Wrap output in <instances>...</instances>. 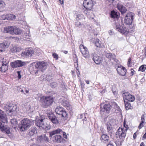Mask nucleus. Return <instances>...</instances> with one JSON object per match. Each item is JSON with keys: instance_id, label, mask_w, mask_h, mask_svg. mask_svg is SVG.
Listing matches in <instances>:
<instances>
[{"instance_id": "nucleus-1", "label": "nucleus", "mask_w": 146, "mask_h": 146, "mask_svg": "<svg viewBox=\"0 0 146 146\" xmlns=\"http://www.w3.org/2000/svg\"><path fill=\"white\" fill-rule=\"evenodd\" d=\"M113 27L116 31L122 34L126 35L128 33V31L124 26L122 19L116 21Z\"/></svg>"}, {"instance_id": "nucleus-17", "label": "nucleus", "mask_w": 146, "mask_h": 146, "mask_svg": "<svg viewBox=\"0 0 146 146\" xmlns=\"http://www.w3.org/2000/svg\"><path fill=\"white\" fill-rule=\"evenodd\" d=\"M48 117L49 119L53 123L57 124L58 123V121L56 117L53 113H49L48 115Z\"/></svg>"}, {"instance_id": "nucleus-20", "label": "nucleus", "mask_w": 146, "mask_h": 146, "mask_svg": "<svg viewBox=\"0 0 146 146\" xmlns=\"http://www.w3.org/2000/svg\"><path fill=\"white\" fill-rule=\"evenodd\" d=\"M37 141L38 142H42L43 141L46 142L48 141V139L45 135H42L41 136L38 137L37 138Z\"/></svg>"}, {"instance_id": "nucleus-42", "label": "nucleus", "mask_w": 146, "mask_h": 146, "mask_svg": "<svg viewBox=\"0 0 146 146\" xmlns=\"http://www.w3.org/2000/svg\"><path fill=\"white\" fill-rule=\"evenodd\" d=\"M146 69V65H143L140 67L138 70L139 71L143 72Z\"/></svg>"}, {"instance_id": "nucleus-47", "label": "nucleus", "mask_w": 146, "mask_h": 146, "mask_svg": "<svg viewBox=\"0 0 146 146\" xmlns=\"http://www.w3.org/2000/svg\"><path fill=\"white\" fill-rule=\"evenodd\" d=\"M0 19L2 20H5L6 19H7V15H2L0 18Z\"/></svg>"}, {"instance_id": "nucleus-44", "label": "nucleus", "mask_w": 146, "mask_h": 146, "mask_svg": "<svg viewBox=\"0 0 146 146\" xmlns=\"http://www.w3.org/2000/svg\"><path fill=\"white\" fill-rule=\"evenodd\" d=\"M84 19V15L82 14H79L77 16L76 19L80 20L83 19Z\"/></svg>"}, {"instance_id": "nucleus-12", "label": "nucleus", "mask_w": 146, "mask_h": 146, "mask_svg": "<svg viewBox=\"0 0 146 146\" xmlns=\"http://www.w3.org/2000/svg\"><path fill=\"white\" fill-rule=\"evenodd\" d=\"M122 96L124 100L133 102L135 100V97L133 96L131 94L128 92L123 93L122 94Z\"/></svg>"}, {"instance_id": "nucleus-6", "label": "nucleus", "mask_w": 146, "mask_h": 146, "mask_svg": "<svg viewBox=\"0 0 146 146\" xmlns=\"http://www.w3.org/2000/svg\"><path fill=\"white\" fill-rule=\"evenodd\" d=\"M127 131V127H125V128L119 127L117 130L116 133V136L117 138H119L122 140L124 139L126 135V132Z\"/></svg>"}, {"instance_id": "nucleus-9", "label": "nucleus", "mask_w": 146, "mask_h": 146, "mask_svg": "<svg viewBox=\"0 0 146 146\" xmlns=\"http://www.w3.org/2000/svg\"><path fill=\"white\" fill-rule=\"evenodd\" d=\"M18 128L21 131H23L27 129V118H24L21 121L19 125Z\"/></svg>"}, {"instance_id": "nucleus-57", "label": "nucleus", "mask_w": 146, "mask_h": 146, "mask_svg": "<svg viewBox=\"0 0 146 146\" xmlns=\"http://www.w3.org/2000/svg\"><path fill=\"white\" fill-rule=\"evenodd\" d=\"M75 25L77 27L78 26L80 25V23L79 22H76L75 23Z\"/></svg>"}, {"instance_id": "nucleus-4", "label": "nucleus", "mask_w": 146, "mask_h": 146, "mask_svg": "<svg viewBox=\"0 0 146 146\" xmlns=\"http://www.w3.org/2000/svg\"><path fill=\"white\" fill-rule=\"evenodd\" d=\"M8 122V118L6 119L5 120L0 119V129L7 134L10 133V129L7 126Z\"/></svg>"}, {"instance_id": "nucleus-62", "label": "nucleus", "mask_w": 146, "mask_h": 146, "mask_svg": "<svg viewBox=\"0 0 146 146\" xmlns=\"http://www.w3.org/2000/svg\"><path fill=\"white\" fill-rule=\"evenodd\" d=\"M109 33L110 35H112L113 34V32L111 30H110V31Z\"/></svg>"}, {"instance_id": "nucleus-31", "label": "nucleus", "mask_w": 146, "mask_h": 146, "mask_svg": "<svg viewBox=\"0 0 146 146\" xmlns=\"http://www.w3.org/2000/svg\"><path fill=\"white\" fill-rule=\"evenodd\" d=\"M125 103V108L126 110L131 109L133 108L131 105L130 103L128 102L127 101L124 100Z\"/></svg>"}, {"instance_id": "nucleus-40", "label": "nucleus", "mask_w": 146, "mask_h": 146, "mask_svg": "<svg viewBox=\"0 0 146 146\" xmlns=\"http://www.w3.org/2000/svg\"><path fill=\"white\" fill-rule=\"evenodd\" d=\"M34 50L32 48H29L28 49V56H31L34 53Z\"/></svg>"}, {"instance_id": "nucleus-54", "label": "nucleus", "mask_w": 146, "mask_h": 146, "mask_svg": "<svg viewBox=\"0 0 146 146\" xmlns=\"http://www.w3.org/2000/svg\"><path fill=\"white\" fill-rule=\"evenodd\" d=\"M52 78L51 76L49 75H47L46 76V79L48 81H49Z\"/></svg>"}, {"instance_id": "nucleus-13", "label": "nucleus", "mask_w": 146, "mask_h": 146, "mask_svg": "<svg viewBox=\"0 0 146 146\" xmlns=\"http://www.w3.org/2000/svg\"><path fill=\"white\" fill-rule=\"evenodd\" d=\"M83 5L86 10L91 11L93 6V3L91 0H85L84 1Z\"/></svg>"}, {"instance_id": "nucleus-14", "label": "nucleus", "mask_w": 146, "mask_h": 146, "mask_svg": "<svg viewBox=\"0 0 146 146\" xmlns=\"http://www.w3.org/2000/svg\"><path fill=\"white\" fill-rule=\"evenodd\" d=\"M91 56L93 57V60L96 64H99L102 62V58L98 56L95 53H92L91 54Z\"/></svg>"}, {"instance_id": "nucleus-23", "label": "nucleus", "mask_w": 146, "mask_h": 146, "mask_svg": "<svg viewBox=\"0 0 146 146\" xmlns=\"http://www.w3.org/2000/svg\"><path fill=\"white\" fill-rule=\"evenodd\" d=\"M62 132H63V131L62 129L60 128H58L56 130L50 132V137H52L53 135L56 134H61Z\"/></svg>"}, {"instance_id": "nucleus-59", "label": "nucleus", "mask_w": 146, "mask_h": 146, "mask_svg": "<svg viewBox=\"0 0 146 146\" xmlns=\"http://www.w3.org/2000/svg\"><path fill=\"white\" fill-rule=\"evenodd\" d=\"M146 139V132L143 135V137H142V139Z\"/></svg>"}, {"instance_id": "nucleus-28", "label": "nucleus", "mask_w": 146, "mask_h": 146, "mask_svg": "<svg viewBox=\"0 0 146 146\" xmlns=\"http://www.w3.org/2000/svg\"><path fill=\"white\" fill-rule=\"evenodd\" d=\"M36 133V130L35 127H32L29 130V135L30 136H33Z\"/></svg>"}, {"instance_id": "nucleus-10", "label": "nucleus", "mask_w": 146, "mask_h": 146, "mask_svg": "<svg viewBox=\"0 0 146 146\" xmlns=\"http://www.w3.org/2000/svg\"><path fill=\"white\" fill-rule=\"evenodd\" d=\"M79 47L80 52L83 56L86 59L90 57V55L87 48L82 44L80 45Z\"/></svg>"}, {"instance_id": "nucleus-18", "label": "nucleus", "mask_w": 146, "mask_h": 146, "mask_svg": "<svg viewBox=\"0 0 146 146\" xmlns=\"http://www.w3.org/2000/svg\"><path fill=\"white\" fill-rule=\"evenodd\" d=\"M44 120V119L41 118H36L35 121L36 125L41 128L44 123L43 121Z\"/></svg>"}, {"instance_id": "nucleus-24", "label": "nucleus", "mask_w": 146, "mask_h": 146, "mask_svg": "<svg viewBox=\"0 0 146 146\" xmlns=\"http://www.w3.org/2000/svg\"><path fill=\"white\" fill-rule=\"evenodd\" d=\"M106 58L110 59V60H113L114 61L116 62L117 60L115 58V56L114 54H112L111 53H107L106 54Z\"/></svg>"}, {"instance_id": "nucleus-58", "label": "nucleus", "mask_w": 146, "mask_h": 146, "mask_svg": "<svg viewBox=\"0 0 146 146\" xmlns=\"http://www.w3.org/2000/svg\"><path fill=\"white\" fill-rule=\"evenodd\" d=\"M17 73L18 74V78L19 79H20L21 78V75L20 74V72L19 71H17Z\"/></svg>"}, {"instance_id": "nucleus-64", "label": "nucleus", "mask_w": 146, "mask_h": 146, "mask_svg": "<svg viewBox=\"0 0 146 146\" xmlns=\"http://www.w3.org/2000/svg\"><path fill=\"white\" fill-rule=\"evenodd\" d=\"M31 146H39V145L37 144H34L31 145Z\"/></svg>"}, {"instance_id": "nucleus-21", "label": "nucleus", "mask_w": 146, "mask_h": 146, "mask_svg": "<svg viewBox=\"0 0 146 146\" xmlns=\"http://www.w3.org/2000/svg\"><path fill=\"white\" fill-rule=\"evenodd\" d=\"M52 137L53 141L54 142L60 143L62 140L63 138L60 135H56Z\"/></svg>"}, {"instance_id": "nucleus-32", "label": "nucleus", "mask_w": 146, "mask_h": 146, "mask_svg": "<svg viewBox=\"0 0 146 146\" xmlns=\"http://www.w3.org/2000/svg\"><path fill=\"white\" fill-rule=\"evenodd\" d=\"M11 125L14 128H15L18 122L15 119H11Z\"/></svg>"}, {"instance_id": "nucleus-34", "label": "nucleus", "mask_w": 146, "mask_h": 146, "mask_svg": "<svg viewBox=\"0 0 146 146\" xmlns=\"http://www.w3.org/2000/svg\"><path fill=\"white\" fill-rule=\"evenodd\" d=\"M51 128L50 125L46 123H44L41 129H43L46 130H48Z\"/></svg>"}, {"instance_id": "nucleus-43", "label": "nucleus", "mask_w": 146, "mask_h": 146, "mask_svg": "<svg viewBox=\"0 0 146 146\" xmlns=\"http://www.w3.org/2000/svg\"><path fill=\"white\" fill-rule=\"evenodd\" d=\"M9 60L3 59V61L0 62V64L8 66V63H9Z\"/></svg>"}, {"instance_id": "nucleus-11", "label": "nucleus", "mask_w": 146, "mask_h": 146, "mask_svg": "<svg viewBox=\"0 0 146 146\" xmlns=\"http://www.w3.org/2000/svg\"><path fill=\"white\" fill-rule=\"evenodd\" d=\"M11 66L13 68L22 67L25 65V63L20 60H17L11 62Z\"/></svg>"}, {"instance_id": "nucleus-16", "label": "nucleus", "mask_w": 146, "mask_h": 146, "mask_svg": "<svg viewBox=\"0 0 146 146\" xmlns=\"http://www.w3.org/2000/svg\"><path fill=\"white\" fill-rule=\"evenodd\" d=\"M117 70L118 73L122 76H125L126 74V70L122 66H118L117 69Z\"/></svg>"}, {"instance_id": "nucleus-22", "label": "nucleus", "mask_w": 146, "mask_h": 146, "mask_svg": "<svg viewBox=\"0 0 146 146\" xmlns=\"http://www.w3.org/2000/svg\"><path fill=\"white\" fill-rule=\"evenodd\" d=\"M117 7L122 14L125 13L127 11L126 8L121 4H118L117 5Z\"/></svg>"}, {"instance_id": "nucleus-63", "label": "nucleus", "mask_w": 146, "mask_h": 146, "mask_svg": "<svg viewBox=\"0 0 146 146\" xmlns=\"http://www.w3.org/2000/svg\"><path fill=\"white\" fill-rule=\"evenodd\" d=\"M59 1L61 4L64 3V0H59Z\"/></svg>"}, {"instance_id": "nucleus-29", "label": "nucleus", "mask_w": 146, "mask_h": 146, "mask_svg": "<svg viewBox=\"0 0 146 146\" xmlns=\"http://www.w3.org/2000/svg\"><path fill=\"white\" fill-rule=\"evenodd\" d=\"M7 43L5 42H3L0 43V51L2 52L4 51L5 49L7 47Z\"/></svg>"}, {"instance_id": "nucleus-8", "label": "nucleus", "mask_w": 146, "mask_h": 146, "mask_svg": "<svg viewBox=\"0 0 146 146\" xmlns=\"http://www.w3.org/2000/svg\"><path fill=\"white\" fill-rule=\"evenodd\" d=\"M55 112L57 114L61 115L62 117H63L64 119H66L68 116V115L66 111L64 110L63 108L59 106L56 107L55 110Z\"/></svg>"}, {"instance_id": "nucleus-37", "label": "nucleus", "mask_w": 146, "mask_h": 146, "mask_svg": "<svg viewBox=\"0 0 146 146\" xmlns=\"http://www.w3.org/2000/svg\"><path fill=\"white\" fill-rule=\"evenodd\" d=\"M22 52L21 55L22 56L25 57L27 56V48L24 49H21Z\"/></svg>"}, {"instance_id": "nucleus-55", "label": "nucleus", "mask_w": 146, "mask_h": 146, "mask_svg": "<svg viewBox=\"0 0 146 146\" xmlns=\"http://www.w3.org/2000/svg\"><path fill=\"white\" fill-rule=\"evenodd\" d=\"M141 121H143V122H144L145 121V117L144 116V115H143L141 118Z\"/></svg>"}, {"instance_id": "nucleus-7", "label": "nucleus", "mask_w": 146, "mask_h": 146, "mask_svg": "<svg viewBox=\"0 0 146 146\" xmlns=\"http://www.w3.org/2000/svg\"><path fill=\"white\" fill-rule=\"evenodd\" d=\"M135 14L132 12H129L126 15L124 19V23L128 25H131L133 20Z\"/></svg>"}, {"instance_id": "nucleus-30", "label": "nucleus", "mask_w": 146, "mask_h": 146, "mask_svg": "<svg viewBox=\"0 0 146 146\" xmlns=\"http://www.w3.org/2000/svg\"><path fill=\"white\" fill-rule=\"evenodd\" d=\"M2 66L0 67V71L3 72H5L8 69V66L1 64Z\"/></svg>"}, {"instance_id": "nucleus-5", "label": "nucleus", "mask_w": 146, "mask_h": 146, "mask_svg": "<svg viewBox=\"0 0 146 146\" xmlns=\"http://www.w3.org/2000/svg\"><path fill=\"white\" fill-rule=\"evenodd\" d=\"M17 106L16 105L12 103L7 104L5 107L6 112L9 115H12L16 111Z\"/></svg>"}, {"instance_id": "nucleus-48", "label": "nucleus", "mask_w": 146, "mask_h": 146, "mask_svg": "<svg viewBox=\"0 0 146 146\" xmlns=\"http://www.w3.org/2000/svg\"><path fill=\"white\" fill-rule=\"evenodd\" d=\"M107 129H108V132H109L112 129L113 126H111L110 125H109V124H108V123L107 125Z\"/></svg>"}, {"instance_id": "nucleus-19", "label": "nucleus", "mask_w": 146, "mask_h": 146, "mask_svg": "<svg viewBox=\"0 0 146 146\" xmlns=\"http://www.w3.org/2000/svg\"><path fill=\"white\" fill-rule=\"evenodd\" d=\"M4 29L5 33L12 35H14V26L6 27L4 28Z\"/></svg>"}, {"instance_id": "nucleus-56", "label": "nucleus", "mask_w": 146, "mask_h": 146, "mask_svg": "<svg viewBox=\"0 0 146 146\" xmlns=\"http://www.w3.org/2000/svg\"><path fill=\"white\" fill-rule=\"evenodd\" d=\"M131 61V59L130 58H129V59L128 60V61L127 62V65H128V66H130V62Z\"/></svg>"}, {"instance_id": "nucleus-35", "label": "nucleus", "mask_w": 146, "mask_h": 146, "mask_svg": "<svg viewBox=\"0 0 146 146\" xmlns=\"http://www.w3.org/2000/svg\"><path fill=\"white\" fill-rule=\"evenodd\" d=\"M8 20H13L15 19L16 16L15 15L12 14H7Z\"/></svg>"}, {"instance_id": "nucleus-2", "label": "nucleus", "mask_w": 146, "mask_h": 146, "mask_svg": "<svg viewBox=\"0 0 146 146\" xmlns=\"http://www.w3.org/2000/svg\"><path fill=\"white\" fill-rule=\"evenodd\" d=\"M48 65V63L44 61L38 62L35 65V69L37 70L32 71L31 73L36 74L38 73L39 70L43 72L46 69Z\"/></svg>"}, {"instance_id": "nucleus-45", "label": "nucleus", "mask_w": 146, "mask_h": 146, "mask_svg": "<svg viewBox=\"0 0 146 146\" xmlns=\"http://www.w3.org/2000/svg\"><path fill=\"white\" fill-rule=\"evenodd\" d=\"M61 104L64 106H68V103L66 101H63L62 102H61Z\"/></svg>"}, {"instance_id": "nucleus-53", "label": "nucleus", "mask_w": 146, "mask_h": 146, "mask_svg": "<svg viewBox=\"0 0 146 146\" xmlns=\"http://www.w3.org/2000/svg\"><path fill=\"white\" fill-rule=\"evenodd\" d=\"M61 133L63 134V136L64 138L66 139H67V135H66V133L65 132H64L63 131V132H62Z\"/></svg>"}, {"instance_id": "nucleus-50", "label": "nucleus", "mask_w": 146, "mask_h": 146, "mask_svg": "<svg viewBox=\"0 0 146 146\" xmlns=\"http://www.w3.org/2000/svg\"><path fill=\"white\" fill-rule=\"evenodd\" d=\"M144 122H143V121H141L140 124L138 126V128L139 129H141V128H142L143 126V123Z\"/></svg>"}, {"instance_id": "nucleus-60", "label": "nucleus", "mask_w": 146, "mask_h": 146, "mask_svg": "<svg viewBox=\"0 0 146 146\" xmlns=\"http://www.w3.org/2000/svg\"><path fill=\"white\" fill-rule=\"evenodd\" d=\"M81 84V88H84V83H80Z\"/></svg>"}, {"instance_id": "nucleus-52", "label": "nucleus", "mask_w": 146, "mask_h": 146, "mask_svg": "<svg viewBox=\"0 0 146 146\" xmlns=\"http://www.w3.org/2000/svg\"><path fill=\"white\" fill-rule=\"evenodd\" d=\"M52 56H53L54 58H55L56 60L58 59V55L56 53H54L53 54Z\"/></svg>"}, {"instance_id": "nucleus-33", "label": "nucleus", "mask_w": 146, "mask_h": 146, "mask_svg": "<svg viewBox=\"0 0 146 146\" xmlns=\"http://www.w3.org/2000/svg\"><path fill=\"white\" fill-rule=\"evenodd\" d=\"M5 5V2L3 1L0 0V12L4 11Z\"/></svg>"}, {"instance_id": "nucleus-41", "label": "nucleus", "mask_w": 146, "mask_h": 146, "mask_svg": "<svg viewBox=\"0 0 146 146\" xmlns=\"http://www.w3.org/2000/svg\"><path fill=\"white\" fill-rule=\"evenodd\" d=\"M101 138L103 140L105 141H108L109 139V136L105 134L102 135L101 136Z\"/></svg>"}, {"instance_id": "nucleus-25", "label": "nucleus", "mask_w": 146, "mask_h": 146, "mask_svg": "<svg viewBox=\"0 0 146 146\" xmlns=\"http://www.w3.org/2000/svg\"><path fill=\"white\" fill-rule=\"evenodd\" d=\"M7 115L5 113L4 111L0 109V119L5 120L6 119H7Z\"/></svg>"}, {"instance_id": "nucleus-36", "label": "nucleus", "mask_w": 146, "mask_h": 146, "mask_svg": "<svg viewBox=\"0 0 146 146\" xmlns=\"http://www.w3.org/2000/svg\"><path fill=\"white\" fill-rule=\"evenodd\" d=\"M110 15V17L113 18H117L118 17V15H117V13L115 12L114 11H112L111 12Z\"/></svg>"}, {"instance_id": "nucleus-27", "label": "nucleus", "mask_w": 146, "mask_h": 146, "mask_svg": "<svg viewBox=\"0 0 146 146\" xmlns=\"http://www.w3.org/2000/svg\"><path fill=\"white\" fill-rule=\"evenodd\" d=\"M21 49L18 46H14L11 49V51L13 53L19 52L21 51Z\"/></svg>"}, {"instance_id": "nucleus-38", "label": "nucleus", "mask_w": 146, "mask_h": 146, "mask_svg": "<svg viewBox=\"0 0 146 146\" xmlns=\"http://www.w3.org/2000/svg\"><path fill=\"white\" fill-rule=\"evenodd\" d=\"M95 44L97 47L100 48L101 47V42L97 38L96 39Z\"/></svg>"}, {"instance_id": "nucleus-49", "label": "nucleus", "mask_w": 146, "mask_h": 146, "mask_svg": "<svg viewBox=\"0 0 146 146\" xmlns=\"http://www.w3.org/2000/svg\"><path fill=\"white\" fill-rule=\"evenodd\" d=\"M33 124V121L32 120L28 119V127Z\"/></svg>"}, {"instance_id": "nucleus-26", "label": "nucleus", "mask_w": 146, "mask_h": 146, "mask_svg": "<svg viewBox=\"0 0 146 146\" xmlns=\"http://www.w3.org/2000/svg\"><path fill=\"white\" fill-rule=\"evenodd\" d=\"M14 35H19L21 34L22 32V31L19 28L15 26H14Z\"/></svg>"}, {"instance_id": "nucleus-46", "label": "nucleus", "mask_w": 146, "mask_h": 146, "mask_svg": "<svg viewBox=\"0 0 146 146\" xmlns=\"http://www.w3.org/2000/svg\"><path fill=\"white\" fill-rule=\"evenodd\" d=\"M90 11H89L88 10H86L85 8V9H83V11L84 13L85 14L88 16L89 15Z\"/></svg>"}, {"instance_id": "nucleus-39", "label": "nucleus", "mask_w": 146, "mask_h": 146, "mask_svg": "<svg viewBox=\"0 0 146 146\" xmlns=\"http://www.w3.org/2000/svg\"><path fill=\"white\" fill-rule=\"evenodd\" d=\"M116 121L114 119H111L110 120L108 123V124H109L111 126H114L116 124L115 123Z\"/></svg>"}, {"instance_id": "nucleus-51", "label": "nucleus", "mask_w": 146, "mask_h": 146, "mask_svg": "<svg viewBox=\"0 0 146 146\" xmlns=\"http://www.w3.org/2000/svg\"><path fill=\"white\" fill-rule=\"evenodd\" d=\"M57 86V83L56 82H52L50 84V86L52 87H55Z\"/></svg>"}, {"instance_id": "nucleus-3", "label": "nucleus", "mask_w": 146, "mask_h": 146, "mask_svg": "<svg viewBox=\"0 0 146 146\" xmlns=\"http://www.w3.org/2000/svg\"><path fill=\"white\" fill-rule=\"evenodd\" d=\"M40 101L44 107L47 108L52 104L54 99L51 96H44L40 98Z\"/></svg>"}, {"instance_id": "nucleus-15", "label": "nucleus", "mask_w": 146, "mask_h": 146, "mask_svg": "<svg viewBox=\"0 0 146 146\" xmlns=\"http://www.w3.org/2000/svg\"><path fill=\"white\" fill-rule=\"evenodd\" d=\"M111 105L109 104H105L104 105H101V111L108 113H110L111 109Z\"/></svg>"}, {"instance_id": "nucleus-61", "label": "nucleus", "mask_w": 146, "mask_h": 146, "mask_svg": "<svg viewBox=\"0 0 146 146\" xmlns=\"http://www.w3.org/2000/svg\"><path fill=\"white\" fill-rule=\"evenodd\" d=\"M136 137H137V135L136 134V133H135L133 134V138L134 139H135L136 138Z\"/></svg>"}]
</instances>
